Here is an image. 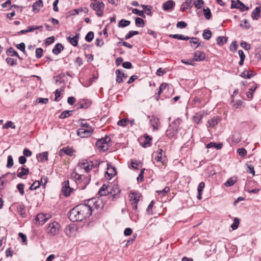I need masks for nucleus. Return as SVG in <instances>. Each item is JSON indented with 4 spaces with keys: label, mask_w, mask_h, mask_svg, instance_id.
Listing matches in <instances>:
<instances>
[{
    "label": "nucleus",
    "mask_w": 261,
    "mask_h": 261,
    "mask_svg": "<svg viewBox=\"0 0 261 261\" xmlns=\"http://www.w3.org/2000/svg\"><path fill=\"white\" fill-rule=\"evenodd\" d=\"M99 200L90 199L87 203L81 204L71 209L68 214L69 219L73 222L81 221L89 217L94 208H98Z\"/></svg>",
    "instance_id": "f257e3e1"
},
{
    "label": "nucleus",
    "mask_w": 261,
    "mask_h": 261,
    "mask_svg": "<svg viewBox=\"0 0 261 261\" xmlns=\"http://www.w3.org/2000/svg\"><path fill=\"white\" fill-rule=\"evenodd\" d=\"M61 226L56 221L50 223L46 228V232L50 237L58 235L60 231Z\"/></svg>",
    "instance_id": "f03ea898"
},
{
    "label": "nucleus",
    "mask_w": 261,
    "mask_h": 261,
    "mask_svg": "<svg viewBox=\"0 0 261 261\" xmlns=\"http://www.w3.org/2000/svg\"><path fill=\"white\" fill-rule=\"evenodd\" d=\"M90 7L96 12L97 16L101 17L103 15L105 4L101 1L91 3Z\"/></svg>",
    "instance_id": "7ed1b4c3"
},
{
    "label": "nucleus",
    "mask_w": 261,
    "mask_h": 261,
    "mask_svg": "<svg viewBox=\"0 0 261 261\" xmlns=\"http://www.w3.org/2000/svg\"><path fill=\"white\" fill-rule=\"evenodd\" d=\"M110 141V138L109 137H106L98 140L96 142V146L99 150L105 151L108 149L109 145V142Z\"/></svg>",
    "instance_id": "20e7f679"
},
{
    "label": "nucleus",
    "mask_w": 261,
    "mask_h": 261,
    "mask_svg": "<svg viewBox=\"0 0 261 261\" xmlns=\"http://www.w3.org/2000/svg\"><path fill=\"white\" fill-rule=\"evenodd\" d=\"M93 131L92 127L80 128L77 130V134L81 138H86L90 136Z\"/></svg>",
    "instance_id": "39448f33"
},
{
    "label": "nucleus",
    "mask_w": 261,
    "mask_h": 261,
    "mask_svg": "<svg viewBox=\"0 0 261 261\" xmlns=\"http://www.w3.org/2000/svg\"><path fill=\"white\" fill-rule=\"evenodd\" d=\"M231 8H237L240 9L241 11L244 12L249 9L248 7L245 6L242 2L238 0L237 2L231 1Z\"/></svg>",
    "instance_id": "423d86ee"
},
{
    "label": "nucleus",
    "mask_w": 261,
    "mask_h": 261,
    "mask_svg": "<svg viewBox=\"0 0 261 261\" xmlns=\"http://www.w3.org/2000/svg\"><path fill=\"white\" fill-rule=\"evenodd\" d=\"M78 166L81 169H84L86 172H88L92 168L93 163L91 161L85 160L82 162H80L78 164Z\"/></svg>",
    "instance_id": "0eeeda50"
},
{
    "label": "nucleus",
    "mask_w": 261,
    "mask_h": 261,
    "mask_svg": "<svg viewBox=\"0 0 261 261\" xmlns=\"http://www.w3.org/2000/svg\"><path fill=\"white\" fill-rule=\"evenodd\" d=\"M149 118L150 123L153 127V129L154 130H158L160 125L159 118L154 115L149 117Z\"/></svg>",
    "instance_id": "6e6552de"
},
{
    "label": "nucleus",
    "mask_w": 261,
    "mask_h": 261,
    "mask_svg": "<svg viewBox=\"0 0 261 261\" xmlns=\"http://www.w3.org/2000/svg\"><path fill=\"white\" fill-rule=\"evenodd\" d=\"M48 219L49 218L47 217L46 215H44V214L42 213H40L36 216L35 218V220L37 223H38V224H43L47 221Z\"/></svg>",
    "instance_id": "1a4fd4ad"
},
{
    "label": "nucleus",
    "mask_w": 261,
    "mask_h": 261,
    "mask_svg": "<svg viewBox=\"0 0 261 261\" xmlns=\"http://www.w3.org/2000/svg\"><path fill=\"white\" fill-rule=\"evenodd\" d=\"M74 152V149L69 147H64L60 149L59 151V155L61 156L64 155V154H67L69 156H72L73 152Z\"/></svg>",
    "instance_id": "9d476101"
},
{
    "label": "nucleus",
    "mask_w": 261,
    "mask_h": 261,
    "mask_svg": "<svg viewBox=\"0 0 261 261\" xmlns=\"http://www.w3.org/2000/svg\"><path fill=\"white\" fill-rule=\"evenodd\" d=\"M116 74V81L118 83H121L123 82V79H126L127 76L126 74L122 73L120 69H117L115 71Z\"/></svg>",
    "instance_id": "9b49d317"
},
{
    "label": "nucleus",
    "mask_w": 261,
    "mask_h": 261,
    "mask_svg": "<svg viewBox=\"0 0 261 261\" xmlns=\"http://www.w3.org/2000/svg\"><path fill=\"white\" fill-rule=\"evenodd\" d=\"M75 230L76 228L74 225H69L65 227L64 231L67 236L71 237L74 235Z\"/></svg>",
    "instance_id": "f8f14e48"
},
{
    "label": "nucleus",
    "mask_w": 261,
    "mask_h": 261,
    "mask_svg": "<svg viewBox=\"0 0 261 261\" xmlns=\"http://www.w3.org/2000/svg\"><path fill=\"white\" fill-rule=\"evenodd\" d=\"M107 171L106 172V174L108 176V178L111 179L116 174V171L114 167L108 164Z\"/></svg>",
    "instance_id": "ddd939ff"
},
{
    "label": "nucleus",
    "mask_w": 261,
    "mask_h": 261,
    "mask_svg": "<svg viewBox=\"0 0 261 261\" xmlns=\"http://www.w3.org/2000/svg\"><path fill=\"white\" fill-rule=\"evenodd\" d=\"M205 55L203 53L197 50L194 53L193 60L195 61H202L205 59Z\"/></svg>",
    "instance_id": "4468645a"
},
{
    "label": "nucleus",
    "mask_w": 261,
    "mask_h": 261,
    "mask_svg": "<svg viewBox=\"0 0 261 261\" xmlns=\"http://www.w3.org/2000/svg\"><path fill=\"white\" fill-rule=\"evenodd\" d=\"M175 6V3L172 0H169L163 4V8L164 10L166 11H172L174 6Z\"/></svg>",
    "instance_id": "2eb2a0df"
},
{
    "label": "nucleus",
    "mask_w": 261,
    "mask_h": 261,
    "mask_svg": "<svg viewBox=\"0 0 261 261\" xmlns=\"http://www.w3.org/2000/svg\"><path fill=\"white\" fill-rule=\"evenodd\" d=\"M163 150L162 149H159L155 153L154 159L158 162H161L163 164H164L165 160L163 157Z\"/></svg>",
    "instance_id": "dca6fc26"
},
{
    "label": "nucleus",
    "mask_w": 261,
    "mask_h": 261,
    "mask_svg": "<svg viewBox=\"0 0 261 261\" xmlns=\"http://www.w3.org/2000/svg\"><path fill=\"white\" fill-rule=\"evenodd\" d=\"M192 1L193 0H186L181 4L180 10L184 12L187 9H190L192 8Z\"/></svg>",
    "instance_id": "f3484780"
},
{
    "label": "nucleus",
    "mask_w": 261,
    "mask_h": 261,
    "mask_svg": "<svg viewBox=\"0 0 261 261\" xmlns=\"http://www.w3.org/2000/svg\"><path fill=\"white\" fill-rule=\"evenodd\" d=\"M110 189V186H106L104 184L99 189L98 194L100 196L106 195L109 193Z\"/></svg>",
    "instance_id": "a211bd4d"
},
{
    "label": "nucleus",
    "mask_w": 261,
    "mask_h": 261,
    "mask_svg": "<svg viewBox=\"0 0 261 261\" xmlns=\"http://www.w3.org/2000/svg\"><path fill=\"white\" fill-rule=\"evenodd\" d=\"M120 192L119 188L117 185H114L112 188L110 187L109 193L113 196V198H115V196L118 195Z\"/></svg>",
    "instance_id": "6ab92c4d"
},
{
    "label": "nucleus",
    "mask_w": 261,
    "mask_h": 261,
    "mask_svg": "<svg viewBox=\"0 0 261 261\" xmlns=\"http://www.w3.org/2000/svg\"><path fill=\"white\" fill-rule=\"evenodd\" d=\"M77 105L81 109H87L91 105V101L88 99H83L81 100Z\"/></svg>",
    "instance_id": "aec40b11"
},
{
    "label": "nucleus",
    "mask_w": 261,
    "mask_h": 261,
    "mask_svg": "<svg viewBox=\"0 0 261 261\" xmlns=\"http://www.w3.org/2000/svg\"><path fill=\"white\" fill-rule=\"evenodd\" d=\"M36 158L38 161L40 162H43L44 159L45 161H47L48 160V152L45 151L38 153L37 154Z\"/></svg>",
    "instance_id": "412c9836"
},
{
    "label": "nucleus",
    "mask_w": 261,
    "mask_h": 261,
    "mask_svg": "<svg viewBox=\"0 0 261 261\" xmlns=\"http://www.w3.org/2000/svg\"><path fill=\"white\" fill-rule=\"evenodd\" d=\"M220 120V118H219L218 116H214L208 121V127H214L218 124Z\"/></svg>",
    "instance_id": "4be33fe9"
},
{
    "label": "nucleus",
    "mask_w": 261,
    "mask_h": 261,
    "mask_svg": "<svg viewBox=\"0 0 261 261\" xmlns=\"http://www.w3.org/2000/svg\"><path fill=\"white\" fill-rule=\"evenodd\" d=\"M181 122V120L180 118H177L175 120H174L170 125L169 127L172 128V129H174L175 131L177 132L179 126Z\"/></svg>",
    "instance_id": "5701e85b"
},
{
    "label": "nucleus",
    "mask_w": 261,
    "mask_h": 261,
    "mask_svg": "<svg viewBox=\"0 0 261 261\" xmlns=\"http://www.w3.org/2000/svg\"><path fill=\"white\" fill-rule=\"evenodd\" d=\"M261 8L260 7H257L253 10L251 14V17L253 20H257L260 16Z\"/></svg>",
    "instance_id": "b1692460"
},
{
    "label": "nucleus",
    "mask_w": 261,
    "mask_h": 261,
    "mask_svg": "<svg viewBox=\"0 0 261 261\" xmlns=\"http://www.w3.org/2000/svg\"><path fill=\"white\" fill-rule=\"evenodd\" d=\"M17 210L19 214L22 217L24 218L26 217V212L25 206L23 204H18L17 206Z\"/></svg>",
    "instance_id": "393cba45"
},
{
    "label": "nucleus",
    "mask_w": 261,
    "mask_h": 261,
    "mask_svg": "<svg viewBox=\"0 0 261 261\" xmlns=\"http://www.w3.org/2000/svg\"><path fill=\"white\" fill-rule=\"evenodd\" d=\"M79 35V34H78L74 37L69 36L68 38V41L73 46H76L77 45Z\"/></svg>",
    "instance_id": "a878e982"
},
{
    "label": "nucleus",
    "mask_w": 261,
    "mask_h": 261,
    "mask_svg": "<svg viewBox=\"0 0 261 261\" xmlns=\"http://www.w3.org/2000/svg\"><path fill=\"white\" fill-rule=\"evenodd\" d=\"M132 196L130 197V200L133 203H137L139 200L141 195L139 193L131 192Z\"/></svg>",
    "instance_id": "bb28decb"
},
{
    "label": "nucleus",
    "mask_w": 261,
    "mask_h": 261,
    "mask_svg": "<svg viewBox=\"0 0 261 261\" xmlns=\"http://www.w3.org/2000/svg\"><path fill=\"white\" fill-rule=\"evenodd\" d=\"M64 49V46L61 43L56 44L52 51L55 55H58Z\"/></svg>",
    "instance_id": "cd10ccee"
},
{
    "label": "nucleus",
    "mask_w": 261,
    "mask_h": 261,
    "mask_svg": "<svg viewBox=\"0 0 261 261\" xmlns=\"http://www.w3.org/2000/svg\"><path fill=\"white\" fill-rule=\"evenodd\" d=\"M237 181V177L232 176L229 178L224 184L226 187H230L233 186Z\"/></svg>",
    "instance_id": "c85d7f7f"
},
{
    "label": "nucleus",
    "mask_w": 261,
    "mask_h": 261,
    "mask_svg": "<svg viewBox=\"0 0 261 261\" xmlns=\"http://www.w3.org/2000/svg\"><path fill=\"white\" fill-rule=\"evenodd\" d=\"M227 37L224 36H219L216 39L217 44L219 46H222L227 42Z\"/></svg>",
    "instance_id": "c756f323"
},
{
    "label": "nucleus",
    "mask_w": 261,
    "mask_h": 261,
    "mask_svg": "<svg viewBox=\"0 0 261 261\" xmlns=\"http://www.w3.org/2000/svg\"><path fill=\"white\" fill-rule=\"evenodd\" d=\"M254 75V72L252 71L245 70L241 74V76L245 79H249Z\"/></svg>",
    "instance_id": "7c9ffc66"
},
{
    "label": "nucleus",
    "mask_w": 261,
    "mask_h": 261,
    "mask_svg": "<svg viewBox=\"0 0 261 261\" xmlns=\"http://www.w3.org/2000/svg\"><path fill=\"white\" fill-rule=\"evenodd\" d=\"M169 37L172 38L184 40H188L190 39V37L188 36H185L183 35L179 34H170L169 35Z\"/></svg>",
    "instance_id": "2f4dec72"
},
{
    "label": "nucleus",
    "mask_w": 261,
    "mask_h": 261,
    "mask_svg": "<svg viewBox=\"0 0 261 261\" xmlns=\"http://www.w3.org/2000/svg\"><path fill=\"white\" fill-rule=\"evenodd\" d=\"M223 144L221 143H216L214 142H211L207 144L206 148H216L217 149H220L222 148Z\"/></svg>",
    "instance_id": "473e14b6"
},
{
    "label": "nucleus",
    "mask_w": 261,
    "mask_h": 261,
    "mask_svg": "<svg viewBox=\"0 0 261 261\" xmlns=\"http://www.w3.org/2000/svg\"><path fill=\"white\" fill-rule=\"evenodd\" d=\"M33 11H38L41 7H43V2L42 0H38L33 5Z\"/></svg>",
    "instance_id": "72a5a7b5"
},
{
    "label": "nucleus",
    "mask_w": 261,
    "mask_h": 261,
    "mask_svg": "<svg viewBox=\"0 0 261 261\" xmlns=\"http://www.w3.org/2000/svg\"><path fill=\"white\" fill-rule=\"evenodd\" d=\"M7 54L8 56H16L19 59H21V57L19 56L17 52L14 50V49L12 47H10L7 51Z\"/></svg>",
    "instance_id": "f704fd0d"
},
{
    "label": "nucleus",
    "mask_w": 261,
    "mask_h": 261,
    "mask_svg": "<svg viewBox=\"0 0 261 261\" xmlns=\"http://www.w3.org/2000/svg\"><path fill=\"white\" fill-rule=\"evenodd\" d=\"M151 138L146 135L145 137L144 142L142 143V146L144 148L150 146L151 144Z\"/></svg>",
    "instance_id": "c9c22d12"
},
{
    "label": "nucleus",
    "mask_w": 261,
    "mask_h": 261,
    "mask_svg": "<svg viewBox=\"0 0 261 261\" xmlns=\"http://www.w3.org/2000/svg\"><path fill=\"white\" fill-rule=\"evenodd\" d=\"M20 169L21 171L19 172L17 175L18 177L22 178L23 175H27L29 174V171L28 169L22 167Z\"/></svg>",
    "instance_id": "e433bc0d"
},
{
    "label": "nucleus",
    "mask_w": 261,
    "mask_h": 261,
    "mask_svg": "<svg viewBox=\"0 0 261 261\" xmlns=\"http://www.w3.org/2000/svg\"><path fill=\"white\" fill-rule=\"evenodd\" d=\"M241 140V135L239 133H234L232 136V141L235 143H238Z\"/></svg>",
    "instance_id": "4c0bfd02"
},
{
    "label": "nucleus",
    "mask_w": 261,
    "mask_h": 261,
    "mask_svg": "<svg viewBox=\"0 0 261 261\" xmlns=\"http://www.w3.org/2000/svg\"><path fill=\"white\" fill-rule=\"evenodd\" d=\"M72 112H73V111H69V110L64 111L61 113V114H60V115L59 116V118L61 119L66 118L68 117H69V116H70L71 115V114L72 113Z\"/></svg>",
    "instance_id": "58836bf2"
},
{
    "label": "nucleus",
    "mask_w": 261,
    "mask_h": 261,
    "mask_svg": "<svg viewBox=\"0 0 261 261\" xmlns=\"http://www.w3.org/2000/svg\"><path fill=\"white\" fill-rule=\"evenodd\" d=\"M203 115L202 114L197 113L193 117L194 121L197 123L199 124L201 122V120L203 117Z\"/></svg>",
    "instance_id": "ea45409f"
},
{
    "label": "nucleus",
    "mask_w": 261,
    "mask_h": 261,
    "mask_svg": "<svg viewBox=\"0 0 261 261\" xmlns=\"http://www.w3.org/2000/svg\"><path fill=\"white\" fill-rule=\"evenodd\" d=\"M203 38L205 40H209L212 37V32L208 30H204L202 34Z\"/></svg>",
    "instance_id": "a19ab883"
},
{
    "label": "nucleus",
    "mask_w": 261,
    "mask_h": 261,
    "mask_svg": "<svg viewBox=\"0 0 261 261\" xmlns=\"http://www.w3.org/2000/svg\"><path fill=\"white\" fill-rule=\"evenodd\" d=\"M168 87H169V84L165 83H163L160 85L159 87V91L158 92V95L157 96V99L159 98L161 93Z\"/></svg>",
    "instance_id": "79ce46f5"
},
{
    "label": "nucleus",
    "mask_w": 261,
    "mask_h": 261,
    "mask_svg": "<svg viewBox=\"0 0 261 261\" xmlns=\"http://www.w3.org/2000/svg\"><path fill=\"white\" fill-rule=\"evenodd\" d=\"M176 133L177 132L176 131L169 127L166 130V135L170 138L174 137Z\"/></svg>",
    "instance_id": "37998d69"
},
{
    "label": "nucleus",
    "mask_w": 261,
    "mask_h": 261,
    "mask_svg": "<svg viewBox=\"0 0 261 261\" xmlns=\"http://www.w3.org/2000/svg\"><path fill=\"white\" fill-rule=\"evenodd\" d=\"M135 24L138 27H143L145 22L144 20L140 17H136L135 19Z\"/></svg>",
    "instance_id": "c03bdc74"
},
{
    "label": "nucleus",
    "mask_w": 261,
    "mask_h": 261,
    "mask_svg": "<svg viewBox=\"0 0 261 261\" xmlns=\"http://www.w3.org/2000/svg\"><path fill=\"white\" fill-rule=\"evenodd\" d=\"M231 102L233 103L232 107L235 110L240 108L243 104V101L241 100H238L236 102L232 100Z\"/></svg>",
    "instance_id": "a18cd8bd"
},
{
    "label": "nucleus",
    "mask_w": 261,
    "mask_h": 261,
    "mask_svg": "<svg viewBox=\"0 0 261 261\" xmlns=\"http://www.w3.org/2000/svg\"><path fill=\"white\" fill-rule=\"evenodd\" d=\"M7 174H4L0 177V190H3L5 189L7 181L3 178L5 177Z\"/></svg>",
    "instance_id": "49530a36"
},
{
    "label": "nucleus",
    "mask_w": 261,
    "mask_h": 261,
    "mask_svg": "<svg viewBox=\"0 0 261 261\" xmlns=\"http://www.w3.org/2000/svg\"><path fill=\"white\" fill-rule=\"evenodd\" d=\"M74 177L75 178V181L77 185L80 184L85 178V176L84 175H79L77 173H75Z\"/></svg>",
    "instance_id": "de8ad7c7"
},
{
    "label": "nucleus",
    "mask_w": 261,
    "mask_h": 261,
    "mask_svg": "<svg viewBox=\"0 0 261 261\" xmlns=\"http://www.w3.org/2000/svg\"><path fill=\"white\" fill-rule=\"evenodd\" d=\"M189 40H190V42L191 43H193L196 45L194 47V48L198 47L200 45V43L199 42V40L198 38H197L196 37H191V38H190V39Z\"/></svg>",
    "instance_id": "09e8293b"
},
{
    "label": "nucleus",
    "mask_w": 261,
    "mask_h": 261,
    "mask_svg": "<svg viewBox=\"0 0 261 261\" xmlns=\"http://www.w3.org/2000/svg\"><path fill=\"white\" fill-rule=\"evenodd\" d=\"M132 12L134 14H137L141 17H145V15L144 14V12L143 11L139 10L138 9L134 8L132 9Z\"/></svg>",
    "instance_id": "8fccbe9b"
},
{
    "label": "nucleus",
    "mask_w": 261,
    "mask_h": 261,
    "mask_svg": "<svg viewBox=\"0 0 261 261\" xmlns=\"http://www.w3.org/2000/svg\"><path fill=\"white\" fill-rule=\"evenodd\" d=\"M139 34V32L137 31H130L125 36V39L127 40L133 36Z\"/></svg>",
    "instance_id": "3c124183"
},
{
    "label": "nucleus",
    "mask_w": 261,
    "mask_h": 261,
    "mask_svg": "<svg viewBox=\"0 0 261 261\" xmlns=\"http://www.w3.org/2000/svg\"><path fill=\"white\" fill-rule=\"evenodd\" d=\"M170 191L169 187H165L162 190L157 191L156 192L160 195L163 196L168 193Z\"/></svg>",
    "instance_id": "603ef678"
},
{
    "label": "nucleus",
    "mask_w": 261,
    "mask_h": 261,
    "mask_svg": "<svg viewBox=\"0 0 261 261\" xmlns=\"http://www.w3.org/2000/svg\"><path fill=\"white\" fill-rule=\"evenodd\" d=\"M203 13L206 19H210L211 17V12L209 8H204L203 9Z\"/></svg>",
    "instance_id": "864d4df0"
},
{
    "label": "nucleus",
    "mask_w": 261,
    "mask_h": 261,
    "mask_svg": "<svg viewBox=\"0 0 261 261\" xmlns=\"http://www.w3.org/2000/svg\"><path fill=\"white\" fill-rule=\"evenodd\" d=\"M13 166V160L12 156L11 155H9L7 158V163L6 165V167L8 168H11Z\"/></svg>",
    "instance_id": "5fc2aeb1"
},
{
    "label": "nucleus",
    "mask_w": 261,
    "mask_h": 261,
    "mask_svg": "<svg viewBox=\"0 0 261 261\" xmlns=\"http://www.w3.org/2000/svg\"><path fill=\"white\" fill-rule=\"evenodd\" d=\"M130 23V21L129 20H125L124 19H121L119 23V26L121 27H125L128 25H129Z\"/></svg>",
    "instance_id": "6e6d98bb"
},
{
    "label": "nucleus",
    "mask_w": 261,
    "mask_h": 261,
    "mask_svg": "<svg viewBox=\"0 0 261 261\" xmlns=\"http://www.w3.org/2000/svg\"><path fill=\"white\" fill-rule=\"evenodd\" d=\"M239 220L237 218H235L233 220V223L231 225L230 227L232 230H236L238 228L239 225Z\"/></svg>",
    "instance_id": "4d7b16f0"
},
{
    "label": "nucleus",
    "mask_w": 261,
    "mask_h": 261,
    "mask_svg": "<svg viewBox=\"0 0 261 261\" xmlns=\"http://www.w3.org/2000/svg\"><path fill=\"white\" fill-rule=\"evenodd\" d=\"M94 38V33L93 32H89L87 33L85 37V40L89 42H90Z\"/></svg>",
    "instance_id": "13d9d810"
},
{
    "label": "nucleus",
    "mask_w": 261,
    "mask_h": 261,
    "mask_svg": "<svg viewBox=\"0 0 261 261\" xmlns=\"http://www.w3.org/2000/svg\"><path fill=\"white\" fill-rule=\"evenodd\" d=\"M10 127L12 128H15V126L13 124L12 121H7L4 125L3 128L5 129H8Z\"/></svg>",
    "instance_id": "bf43d9fd"
},
{
    "label": "nucleus",
    "mask_w": 261,
    "mask_h": 261,
    "mask_svg": "<svg viewBox=\"0 0 261 261\" xmlns=\"http://www.w3.org/2000/svg\"><path fill=\"white\" fill-rule=\"evenodd\" d=\"M36 57L37 58H40L43 55V49L42 48H37L36 49L35 51Z\"/></svg>",
    "instance_id": "052dcab7"
},
{
    "label": "nucleus",
    "mask_w": 261,
    "mask_h": 261,
    "mask_svg": "<svg viewBox=\"0 0 261 261\" xmlns=\"http://www.w3.org/2000/svg\"><path fill=\"white\" fill-rule=\"evenodd\" d=\"M238 48V45L236 41H233L229 46V49L232 52H235L237 51Z\"/></svg>",
    "instance_id": "680f3d73"
},
{
    "label": "nucleus",
    "mask_w": 261,
    "mask_h": 261,
    "mask_svg": "<svg viewBox=\"0 0 261 261\" xmlns=\"http://www.w3.org/2000/svg\"><path fill=\"white\" fill-rule=\"evenodd\" d=\"M8 64L13 66L16 64L17 60L11 58H7L6 60Z\"/></svg>",
    "instance_id": "e2e57ef3"
},
{
    "label": "nucleus",
    "mask_w": 261,
    "mask_h": 261,
    "mask_svg": "<svg viewBox=\"0 0 261 261\" xmlns=\"http://www.w3.org/2000/svg\"><path fill=\"white\" fill-rule=\"evenodd\" d=\"M40 186V184H39V180H36L34 181L33 184L31 185V186L30 188V189L32 190H35L39 188Z\"/></svg>",
    "instance_id": "0e129e2a"
},
{
    "label": "nucleus",
    "mask_w": 261,
    "mask_h": 261,
    "mask_svg": "<svg viewBox=\"0 0 261 261\" xmlns=\"http://www.w3.org/2000/svg\"><path fill=\"white\" fill-rule=\"evenodd\" d=\"M132 167L135 169H138L141 167V163L136 160L132 161L131 163Z\"/></svg>",
    "instance_id": "69168bd1"
},
{
    "label": "nucleus",
    "mask_w": 261,
    "mask_h": 261,
    "mask_svg": "<svg viewBox=\"0 0 261 261\" xmlns=\"http://www.w3.org/2000/svg\"><path fill=\"white\" fill-rule=\"evenodd\" d=\"M203 4V0H197L194 3L195 7L197 9H200L202 7V5Z\"/></svg>",
    "instance_id": "338daca9"
},
{
    "label": "nucleus",
    "mask_w": 261,
    "mask_h": 261,
    "mask_svg": "<svg viewBox=\"0 0 261 261\" xmlns=\"http://www.w3.org/2000/svg\"><path fill=\"white\" fill-rule=\"evenodd\" d=\"M187 23L183 21H179L176 24V27L178 28L184 29L187 27Z\"/></svg>",
    "instance_id": "774afa93"
}]
</instances>
